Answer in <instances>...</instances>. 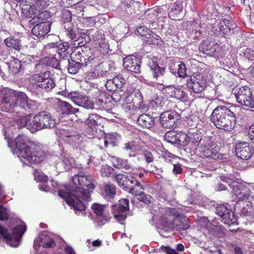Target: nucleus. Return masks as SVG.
<instances>
[{
    "label": "nucleus",
    "mask_w": 254,
    "mask_h": 254,
    "mask_svg": "<svg viewBox=\"0 0 254 254\" xmlns=\"http://www.w3.org/2000/svg\"><path fill=\"white\" fill-rule=\"evenodd\" d=\"M173 173L174 174H180L182 173V167L180 164H175L173 165Z\"/></svg>",
    "instance_id": "obj_64"
},
{
    "label": "nucleus",
    "mask_w": 254,
    "mask_h": 254,
    "mask_svg": "<svg viewBox=\"0 0 254 254\" xmlns=\"http://www.w3.org/2000/svg\"><path fill=\"white\" fill-rule=\"evenodd\" d=\"M27 112L21 113V115L17 116V119H15L16 121V124L17 126L20 127H26L27 128V126L29 125H32V120H31V114H28L27 116H24V114H26ZM20 114V113H18Z\"/></svg>",
    "instance_id": "obj_37"
},
{
    "label": "nucleus",
    "mask_w": 254,
    "mask_h": 254,
    "mask_svg": "<svg viewBox=\"0 0 254 254\" xmlns=\"http://www.w3.org/2000/svg\"><path fill=\"white\" fill-rule=\"evenodd\" d=\"M4 43L6 46L19 51L21 48V45L19 40L15 38L14 37H8L5 39Z\"/></svg>",
    "instance_id": "obj_42"
},
{
    "label": "nucleus",
    "mask_w": 254,
    "mask_h": 254,
    "mask_svg": "<svg viewBox=\"0 0 254 254\" xmlns=\"http://www.w3.org/2000/svg\"><path fill=\"white\" fill-rule=\"evenodd\" d=\"M234 96L240 105L249 108H254V101L251 96V91L249 87L242 86L234 90Z\"/></svg>",
    "instance_id": "obj_15"
},
{
    "label": "nucleus",
    "mask_w": 254,
    "mask_h": 254,
    "mask_svg": "<svg viewBox=\"0 0 254 254\" xmlns=\"http://www.w3.org/2000/svg\"><path fill=\"white\" fill-rule=\"evenodd\" d=\"M105 74H106V71L102 69L100 65H97L87 73V76L89 79H94L103 76Z\"/></svg>",
    "instance_id": "obj_40"
},
{
    "label": "nucleus",
    "mask_w": 254,
    "mask_h": 254,
    "mask_svg": "<svg viewBox=\"0 0 254 254\" xmlns=\"http://www.w3.org/2000/svg\"><path fill=\"white\" fill-rule=\"evenodd\" d=\"M235 152L238 158L247 160L252 156V146L247 142L238 143L235 147Z\"/></svg>",
    "instance_id": "obj_26"
},
{
    "label": "nucleus",
    "mask_w": 254,
    "mask_h": 254,
    "mask_svg": "<svg viewBox=\"0 0 254 254\" xmlns=\"http://www.w3.org/2000/svg\"><path fill=\"white\" fill-rule=\"evenodd\" d=\"M115 208L116 209L113 210L114 218L119 223L123 224V222L126 219L127 212H128V200L126 198L119 200V203L115 205Z\"/></svg>",
    "instance_id": "obj_23"
},
{
    "label": "nucleus",
    "mask_w": 254,
    "mask_h": 254,
    "mask_svg": "<svg viewBox=\"0 0 254 254\" xmlns=\"http://www.w3.org/2000/svg\"><path fill=\"white\" fill-rule=\"evenodd\" d=\"M2 200H0V202H2ZM9 216L8 209L3 207L2 205L0 204V221H4L7 220Z\"/></svg>",
    "instance_id": "obj_54"
},
{
    "label": "nucleus",
    "mask_w": 254,
    "mask_h": 254,
    "mask_svg": "<svg viewBox=\"0 0 254 254\" xmlns=\"http://www.w3.org/2000/svg\"><path fill=\"white\" fill-rule=\"evenodd\" d=\"M115 180L120 187L129 193L135 196H142L144 194L142 191L144 189L143 187L134 178L129 179L126 175L119 174L115 177Z\"/></svg>",
    "instance_id": "obj_9"
},
{
    "label": "nucleus",
    "mask_w": 254,
    "mask_h": 254,
    "mask_svg": "<svg viewBox=\"0 0 254 254\" xmlns=\"http://www.w3.org/2000/svg\"><path fill=\"white\" fill-rule=\"evenodd\" d=\"M100 45V52L102 54H106L109 52V45L105 41H100L99 43Z\"/></svg>",
    "instance_id": "obj_62"
},
{
    "label": "nucleus",
    "mask_w": 254,
    "mask_h": 254,
    "mask_svg": "<svg viewBox=\"0 0 254 254\" xmlns=\"http://www.w3.org/2000/svg\"><path fill=\"white\" fill-rule=\"evenodd\" d=\"M18 157L24 164L39 163L45 158V154L40 147L29 143L26 136L19 135L15 140Z\"/></svg>",
    "instance_id": "obj_4"
},
{
    "label": "nucleus",
    "mask_w": 254,
    "mask_h": 254,
    "mask_svg": "<svg viewBox=\"0 0 254 254\" xmlns=\"http://www.w3.org/2000/svg\"><path fill=\"white\" fill-rule=\"evenodd\" d=\"M123 66L129 72L139 73L140 72V61L133 55H129L124 59Z\"/></svg>",
    "instance_id": "obj_25"
},
{
    "label": "nucleus",
    "mask_w": 254,
    "mask_h": 254,
    "mask_svg": "<svg viewBox=\"0 0 254 254\" xmlns=\"http://www.w3.org/2000/svg\"><path fill=\"white\" fill-rule=\"evenodd\" d=\"M199 50L207 56L218 58L220 56V47L217 43L206 39L201 41L199 45Z\"/></svg>",
    "instance_id": "obj_18"
},
{
    "label": "nucleus",
    "mask_w": 254,
    "mask_h": 254,
    "mask_svg": "<svg viewBox=\"0 0 254 254\" xmlns=\"http://www.w3.org/2000/svg\"><path fill=\"white\" fill-rule=\"evenodd\" d=\"M215 211L221 218V222L227 225H232L236 223V217L233 212L224 205H219L215 208Z\"/></svg>",
    "instance_id": "obj_24"
},
{
    "label": "nucleus",
    "mask_w": 254,
    "mask_h": 254,
    "mask_svg": "<svg viewBox=\"0 0 254 254\" xmlns=\"http://www.w3.org/2000/svg\"><path fill=\"white\" fill-rule=\"evenodd\" d=\"M37 107V102L29 99L23 92L6 89L0 91V110L9 113L29 114Z\"/></svg>",
    "instance_id": "obj_2"
},
{
    "label": "nucleus",
    "mask_w": 254,
    "mask_h": 254,
    "mask_svg": "<svg viewBox=\"0 0 254 254\" xmlns=\"http://www.w3.org/2000/svg\"><path fill=\"white\" fill-rule=\"evenodd\" d=\"M196 151L200 153L201 156L204 157L216 159L219 158L220 154L218 153L219 148L214 142H210L207 139L202 141L201 145H196Z\"/></svg>",
    "instance_id": "obj_13"
},
{
    "label": "nucleus",
    "mask_w": 254,
    "mask_h": 254,
    "mask_svg": "<svg viewBox=\"0 0 254 254\" xmlns=\"http://www.w3.org/2000/svg\"><path fill=\"white\" fill-rule=\"evenodd\" d=\"M154 221L161 224L165 231L169 229L176 230H187L190 227L186 218L179 216V211L176 208L161 207L154 206L151 210Z\"/></svg>",
    "instance_id": "obj_3"
},
{
    "label": "nucleus",
    "mask_w": 254,
    "mask_h": 254,
    "mask_svg": "<svg viewBox=\"0 0 254 254\" xmlns=\"http://www.w3.org/2000/svg\"><path fill=\"white\" fill-rule=\"evenodd\" d=\"M204 67H199L196 71L193 73L186 82V87L190 92L195 94H200L207 85L209 81L208 71Z\"/></svg>",
    "instance_id": "obj_6"
},
{
    "label": "nucleus",
    "mask_w": 254,
    "mask_h": 254,
    "mask_svg": "<svg viewBox=\"0 0 254 254\" xmlns=\"http://www.w3.org/2000/svg\"><path fill=\"white\" fill-rule=\"evenodd\" d=\"M50 22H41L34 25L32 29V34L37 38H41L47 35L50 32Z\"/></svg>",
    "instance_id": "obj_31"
},
{
    "label": "nucleus",
    "mask_w": 254,
    "mask_h": 254,
    "mask_svg": "<svg viewBox=\"0 0 254 254\" xmlns=\"http://www.w3.org/2000/svg\"><path fill=\"white\" fill-rule=\"evenodd\" d=\"M177 73H178V75L180 77L184 78L186 76V66H185V64L181 62L178 65V71H177Z\"/></svg>",
    "instance_id": "obj_56"
},
{
    "label": "nucleus",
    "mask_w": 254,
    "mask_h": 254,
    "mask_svg": "<svg viewBox=\"0 0 254 254\" xmlns=\"http://www.w3.org/2000/svg\"><path fill=\"white\" fill-rule=\"evenodd\" d=\"M30 81L34 87L47 92H50L56 86L52 74L49 71L32 75Z\"/></svg>",
    "instance_id": "obj_11"
},
{
    "label": "nucleus",
    "mask_w": 254,
    "mask_h": 254,
    "mask_svg": "<svg viewBox=\"0 0 254 254\" xmlns=\"http://www.w3.org/2000/svg\"><path fill=\"white\" fill-rule=\"evenodd\" d=\"M33 125H27V129L34 133L37 131L46 129L53 128L56 126V120L46 112H42L35 115L33 119Z\"/></svg>",
    "instance_id": "obj_8"
},
{
    "label": "nucleus",
    "mask_w": 254,
    "mask_h": 254,
    "mask_svg": "<svg viewBox=\"0 0 254 254\" xmlns=\"http://www.w3.org/2000/svg\"><path fill=\"white\" fill-rule=\"evenodd\" d=\"M149 67H150L151 71L153 73V76L154 78L158 79L164 75V68L161 67L158 65L157 59L154 58L150 62H149Z\"/></svg>",
    "instance_id": "obj_36"
},
{
    "label": "nucleus",
    "mask_w": 254,
    "mask_h": 254,
    "mask_svg": "<svg viewBox=\"0 0 254 254\" xmlns=\"http://www.w3.org/2000/svg\"><path fill=\"white\" fill-rule=\"evenodd\" d=\"M191 27H192V31L195 32V36H196V37L200 36L201 31L199 29V28H200L199 20L193 21L192 22H191Z\"/></svg>",
    "instance_id": "obj_58"
},
{
    "label": "nucleus",
    "mask_w": 254,
    "mask_h": 254,
    "mask_svg": "<svg viewBox=\"0 0 254 254\" xmlns=\"http://www.w3.org/2000/svg\"><path fill=\"white\" fill-rule=\"evenodd\" d=\"M91 208H92V209L94 211V213L100 218V221H99L100 223H99V224L103 225L110 221L111 217L106 211H105L106 205L98 203H94V204L92 205Z\"/></svg>",
    "instance_id": "obj_29"
},
{
    "label": "nucleus",
    "mask_w": 254,
    "mask_h": 254,
    "mask_svg": "<svg viewBox=\"0 0 254 254\" xmlns=\"http://www.w3.org/2000/svg\"><path fill=\"white\" fill-rule=\"evenodd\" d=\"M199 224L207 229L209 233L218 237H223L225 235L224 228L215 220L210 222L207 218L203 217L199 220Z\"/></svg>",
    "instance_id": "obj_22"
},
{
    "label": "nucleus",
    "mask_w": 254,
    "mask_h": 254,
    "mask_svg": "<svg viewBox=\"0 0 254 254\" xmlns=\"http://www.w3.org/2000/svg\"><path fill=\"white\" fill-rule=\"evenodd\" d=\"M94 55L89 49L84 48L71 53V61L68 62H75L81 64H88L94 59Z\"/></svg>",
    "instance_id": "obj_20"
},
{
    "label": "nucleus",
    "mask_w": 254,
    "mask_h": 254,
    "mask_svg": "<svg viewBox=\"0 0 254 254\" xmlns=\"http://www.w3.org/2000/svg\"><path fill=\"white\" fill-rule=\"evenodd\" d=\"M124 149L129 153V156H135L138 147H137L134 141H131L125 144Z\"/></svg>",
    "instance_id": "obj_46"
},
{
    "label": "nucleus",
    "mask_w": 254,
    "mask_h": 254,
    "mask_svg": "<svg viewBox=\"0 0 254 254\" xmlns=\"http://www.w3.org/2000/svg\"><path fill=\"white\" fill-rule=\"evenodd\" d=\"M183 10V6L180 2H176L171 4L169 7V12H168V16L170 18L175 19L177 15L180 13Z\"/></svg>",
    "instance_id": "obj_38"
},
{
    "label": "nucleus",
    "mask_w": 254,
    "mask_h": 254,
    "mask_svg": "<svg viewBox=\"0 0 254 254\" xmlns=\"http://www.w3.org/2000/svg\"><path fill=\"white\" fill-rule=\"evenodd\" d=\"M34 180L38 182L50 181L47 180V177L44 174L38 172L34 173Z\"/></svg>",
    "instance_id": "obj_61"
},
{
    "label": "nucleus",
    "mask_w": 254,
    "mask_h": 254,
    "mask_svg": "<svg viewBox=\"0 0 254 254\" xmlns=\"http://www.w3.org/2000/svg\"><path fill=\"white\" fill-rule=\"evenodd\" d=\"M55 167L59 172L68 171L72 168H82L81 164H76L73 158L70 157L65 152L61 154L60 160L55 163Z\"/></svg>",
    "instance_id": "obj_16"
},
{
    "label": "nucleus",
    "mask_w": 254,
    "mask_h": 254,
    "mask_svg": "<svg viewBox=\"0 0 254 254\" xmlns=\"http://www.w3.org/2000/svg\"><path fill=\"white\" fill-rule=\"evenodd\" d=\"M210 121L218 129L230 131L236 125V116L227 107L218 106L212 112Z\"/></svg>",
    "instance_id": "obj_5"
},
{
    "label": "nucleus",
    "mask_w": 254,
    "mask_h": 254,
    "mask_svg": "<svg viewBox=\"0 0 254 254\" xmlns=\"http://www.w3.org/2000/svg\"><path fill=\"white\" fill-rule=\"evenodd\" d=\"M137 125L143 128L150 129L154 125V119L148 114H141L138 117Z\"/></svg>",
    "instance_id": "obj_33"
},
{
    "label": "nucleus",
    "mask_w": 254,
    "mask_h": 254,
    "mask_svg": "<svg viewBox=\"0 0 254 254\" xmlns=\"http://www.w3.org/2000/svg\"><path fill=\"white\" fill-rule=\"evenodd\" d=\"M112 163H113V167L117 169H124L126 171L135 170L132 169L131 165L127 162L126 159H120L116 157H112Z\"/></svg>",
    "instance_id": "obj_34"
},
{
    "label": "nucleus",
    "mask_w": 254,
    "mask_h": 254,
    "mask_svg": "<svg viewBox=\"0 0 254 254\" xmlns=\"http://www.w3.org/2000/svg\"><path fill=\"white\" fill-rule=\"evenodd\" d=\"M240 56H243L245 59L253 61L254 60V48H246Z\"/></svg>",
    "instance_id": "obj_52"
},
{
    "label": "nucleus",
    "mask_w": 254,
    "mask_h": 254,
    "mask_svg": "<svg viewBox=\"0 0 254 254\" xmlns=\"http://www.w3.org/2000/svg\"><path fill=\"white\" fill-rule=\"evenodd\" d=\"M137 32L139 35L143 37V41L148 44L158 45L161 39L157 35L150 33V30L143 26L138 27Z\"/></svg>",
    "instance_id": "obj_28"
},
{
    "label": "nucleus",
    "mask_w": 254,
    "mask_h": 254,
    "mask_svg": "<svg viewBox=\"0 0 254 254\" xmlns=\"http://www.w3.org/2000/svg\"><path fill=\"white\" fill-rule=\"evenodd\" d=\"M8 70L12 75H15L21 70V63L17 59H13L8 63Z\"/></svg>",
    "instance_id": "obj_39"
},
{
    "label": "nucleus",
    "mask_w": 254,
    "mask_h": 254,
    "mask_svg": "<svg viewBox=\"0 0 254 254\" xmlns=\"http://www.w3.org/2000/svg\"><path fill=\"white\" fill-rule=\"evenodd\" d=\"M179 120V115L174 110L168 111L161 113L160 120L162 127L174 128L177 127V121Z\"/></svg>",
    "instance_id": "obj_19"
},
{
    "label": "nucleus",
    "mask_w": 254,
    "mask_h": 254,
    "mask_svg": "<svg viewBox=\"0 0 254 254\" xmlns=\"http://www.w3.org/2000/svg\"><path fill=\"white\" fill-rule=\"evenodd\" d=\"M139 102L137 103L138 109L141 110V112H145L148 110V106L142 101V96L139 92H137Z\"/></svg>",
    "instance_id": "obj_57"
},
{
    "label": "nucleus",
    "mask_w": 254,
    "mask_h": 254,
    "mask_svg": "<svg viewBox=\"0 0 254 254\" xmlns=\"http://www.w3.org/2000/svg\"><path fill=\"white\" fill-rule=\"evenodd\" d=\"M50 52H56L52 57H46L43 59V64L47 66H51L55 68H58L59 62L58 59L64 60L66 58L68 49V44L67 43L56 44L52 43L48 45Z\"/></svg>",
    "instance_id": "obj_7"
},
{
    "label": "nucleus",
    "mask_w": 254,
    "mask_h": 254,
    "mask_svg": "<svg viewBox=\"0 0 254 254\" xmlns=\"http://www.w3.org/2000/svg\"><path fill=\"white\" fill-rule=\"evenodd\" d=\"M161 11L162 8L157 7L148 9V10L146 12V13H147L148 15H151L152 18L157 17H158V14L161 12Z\"/></svg>",
    "instance_id": "obj_60"
},
{
    "label": "nucleus",
    "mask_w": 254,
    "mask_h": 254,
    "mask_svg": "<svg viewBox=\"0 0 254 254\" xmlns=\"http://www.w3.org/2000/svg\"><path fill=\"white\" fill-rule=\"evenodd\" d=\"M86 125L87 127L94 128V127L100 125V116L97 114H89L86 120Z\"/></svg>",
    "instance_id": "obj_43"
},
{
    "label": "nucleus",
    "mask_w": 254,
    "mask_h": 254,
    "mask_svg": "<svg viewBox=\"0 0 254 254\" xmlns=\"http://www.w3.org/2000/svg\"><path fill=\"white\" fill-rule=\"evenodd\" d=\"M49 102L57 106V110L62 115L73 114L78 112V109L72 107L67 102L60 100L58 98L49 99Z\"/></svg>",
    "instance_id": "obj_27"
},
{
    "label": "nucleus",
    "mask_w": 254,
    "mask_h": 254,
    "mask_svg": "<svg viewBox=\"0 0 254 254\" xmlns=\"http://www.w3.org/2000/svg\"><path fill=\"white\" fill-rule=\"evenodd\" d=\"M119 138V136L116 133H111L106 136L105 140H104V144L105 146H107L108 144L112 145L113 146L116 145L117 140Z\"/></svg>",
    "instance_id": "obj_51"
},
{
    "label": "nucleus",
    "mask_w": 254,
    "mask_h": 254,
    "mask_svg": "<svg viewBox=\"0 0 254 254\" xmlns=\"http://www.w3.org/2000/svg\"><path fill=\"white\" fill-rule=\"evenodd\" d=\"M180 133H182V132H177L175 130H170L165 133L164 135V138L167 141V142L171 144L177 143V138L179 135Z\"/></svg>",
    "instance_id": "obj_44"
},
{
    "label": "nucleus",
    "mask_w": 254,
    "mask_h": 254,
    "mask_svg": "<svg viewBox=\"0 0 254 254\" xmlns=\"http://www.w3.org/2000/svg\"><path fill=\"white\" fill-rule=\"evenodd\" d=\"M88 64H81L80 63H75L73 62H68V73L75 74L77 73L79 68L82 66H85Z\"/></svg>",
    "instance_id": "obj_47"
},
{
    "label": "nucleus",
    "mask_w": 254,
    "mask_h": 254,
    "mask_svg": "<svg viewBox=\"0 0 254 254\" xmlns=\"http://www.w3.org/2000/svg\"><path fill=\"white\" fill-rule=\"evenodd\" d=\"M116 194V188L113 185L107 184L104 187V195L107 199L113 198Z\"/></svg>",
    "instance_id": "obj_49"
},
{
    "label": "nucleus",
    "mask_w": 254,
    "mask_h": 254,
    "mask_svg": "<svg viewBox=\"0 0 254 254\" xmlns=\"http://www.w3.org/2000/svg\"><path fill=\"white\" fill-rule=\"evenodd\" d=\"M143 156H144L145 161L147 163H149L153 161V156L151 153L148 151H145L143 152Z\"/></svg>",
    "instance_id": "obj_63"
},
{
    "label": "nucleus",
    "mask_w": 254,
    "mask_h": 254,
    "mask_svg": "<svg viewBox=\"0 0 254 254\" xmlns=\"http://www.w3.org/2000/svg\"><path fill=\"white\" fill-rule=\"evenodd\" d=\"M39 189L44 191H52V188L50 186L49 181L47 182H39Z\"/></svg>",
    "instance_id": "obj_59"
},
{
    "label": "nucleus",
    "mask_w": 254,
    "mask_h": 254,
    "mask_svg": "<svg viewBox=\"0 0 254 254\" xmlns=\"http://www.w3.org/2000/svg\"><path fill=\"white\" fill-rule=\"evenodd\" d=\"M55 246V235L46 231L40 233L34 242V249L36 252L40 247L43 248H52Z\"/></svg>",
    "instance_id": "obj_17"
},
{
    "label": "nucleus",
    "mask_w": 254,
    "mask_h": 254,
    "mask_svg": "<svg viewBox=\"0 0 254 254\" xmlns=\"http://www.w3.org/2000/svg\"><path fill=\"white\" fill-rule=\"evenodd\" d=\"M68 38H69L68 37ZM69 38L68 39H69ZM71 40H75V44L74 45H76L77 47H82L84 46L85 44H86L87 43H88L90 41V38H89V36H87V35L82 33L81 34V36H79L78 38L76 39L75 38L74 39H69Z\"/></svg>",
    "instance_id": "obj_48"
},
{
    "label": "nucleus",
    "mask_w": 254,
    "mask_h": 254,
    "mask_svg": "<svg viewBox=\"0 0 254 254\" xmlns=\"http://www.w3.org/2000/svg\"><path fill=\"white\" fill-rule=\"evenodd\" d=\"M26 230L24 222H21L20 225L13 229L12 233H9L7 229L0 226V237H2L8 246L15 248L19 245L20 238Z\"/></svg>",
    "instance_id": "obj_10"
},
{
    "label": "nucleus",
    "mask_w": 254,
    "mask_h": 254,
    "mask_svg": "<svg viewBox=\"0 0 254 254\" xmlns=\"http://www.w3.org/2000/svg\"><path fill=\"white\" fill-rule=\"evenodd\" d=\"M74 186L69 188L65 185H59L56 182L50 181V186L53 191H58L59 196L64 199L69 207L75 211L81 212L85 210V202L91 200L90 194L94 189L93 178L90 175L76 174L72 178Z\"/></svg>",
    "instance_id": "obj_1"
},
{
    "label": "nucleus",
    "mask_w": 254,
    "mask_h": 254,
    "mask_svg": "<svg viewBox=\"0 0 254 254\" xmlns=\"http://www.w3.org/2000/svg\"><path fill=\"white\" fill-rule=\"evenodd\" d=\"M189 137L190 140V143L195 146L200 145L202 142L204 141L205 139L209 140L210 142H212V139L210 137L206 136L203 137V134L198 130L190 133Z\"/></svg>",
    "instance_id": "obj_35"
},
{
    "label": "nucleus",
    "mask_w": 254,
    "mask_h": 254,
    "mask_svg": "<svg viewBox=\"0 0 254 254\" xmlns=\"http://www.w3.org/2000/svg\"><path fill=\"white\" fill-rule=\"evenodd\" d=\"M68 99H71L75 105L87 110L94 109V104L87 97L79 92H71L68 94Z\"/></svg>",
    "instance_id": "obj_21"
},
{
    "label": "nucleus",
    "mask_w": 254,
    "mask_h": 254,
    "mask_svg": "<svg viewBox=\"0 0 254 254\" xmlns=\"http://www.w3.org/2000/svg\"><path fill=\"white\" fill-rule=\"evenodd\" d=\"M134 96V93H132L129 96L126 97L125 103H123V109L126 112H129L133 110L134 105H133V101H132V97Z\"/></svg>",
    "instance_id": "obj_45"
},
{
    "label": "nucleus",
    "mask_w": 254,
    "mask_h": 254,
    "mask_svg": "<svg viewBox=\"0 0 254 254\" xmlns=\"http://www.w3.org/2000/svg\"><path fill=\"white\" fill-rule=\"evenodd\" d=\"M167 96L181 101H185L187 99V94L178 86H169L165 88Z\"/></svg>",
    "instance_id": "obj_30"
},
{
    "label": "nucleus",
    "mask_w": 254,
    "mask_h": 254,
    "mask_svg": "<svg viewBox=\"0 0 254 254\" xmlns=\"http://www.w3.org/2000/svg\"><path fill=\"white\" fill-rule=\"evenodd\" d=\"M113 168L108 165H103L100 169V175L103 177H109L113 171Z\"/></svg>",
    "instance_id": "obj_55"
},
{
    "label": "nucleus",
    "mask_w": 254,
    "mask_h": 254,
    "mask_svg": "<svg viewBox=\"0 0 254 254\" xmlns=\"http://www.w3.org/2000/svg\"><path fill=\"white\" fill-rule=\"evenodd\" d=\"M108 85L115 84L116 86L121 89L123 87V85L125 83V79L121 75H118L116 77H113L112 79H108Z\"/></svg>",
    "instance_id": "obj_50"
},
{
    "label": "nucleus",
    "mask_w": 254,
    "mask_h": 254,
    "mask_svg": "<svg viewBox=\"0 0 254 254\" xmlns=\"http://www.w3.org/2000/svg\"><path fill=\"white\" fill-rule=\"evenodd\" d=\"M108 98L106 94L101 91L98 90L95 95V105L98 106V108H105Z\"/></svg>",
    "instance_id": "obj_41"
},
{
    "label": "nucleus",
    "mask_w": 254,
    "mask_h": 254,
    "mask_svg": "<svg viewBox=\"0 0 254 254\" xmlns=\"http://www.w3.org/2000/svg\"><path fill=\"white\" fill-rule=\"evenodd\" d=\"M62 20L64 22V29H65V34L67 37L71 39L75 38V33L72 30V25L70 21H71V12L68 10L65 9L62 12Z\"/></svg>",
    "instance_id": "obj_32"
},
{
    "label": "nucleus",
    "mask_w": 254,
    "mask_h": 254,
    "mask_svg": "<svg viewBox=\"0 0 254 254\" xmlns=\"http://www.w3.org/2000/svg\"><path fill=\"white\" fill-rule=\"evenodd\" d=\"M190 142V137L184 132L180 133L179 137L177 138V143H179L183 146L187 145Z\"/></svg>",
    "instance_id": "obj_53"
},
{
    "label": "nucleus",
    "mask_w": 254,
    "mask_h": 254,
    "mask_svg": "<svg viewBox=\"0 0 254 254\" xmlns=\"http://www.w3.org/2000/svg\"><path fill=\"white\" fill-rule=\"evenodd\" d=\"M211 25L210 31L216 36L226 37L233 33V30L237 28V25L232 20L220 19L212 20L209 23Z\"/></svg>",
    "instance_id": "obj_12"
},
{
    "label": "nucleus",
    "mask_w": 254,
    "mask_h": 254,
    "mask_svg": "<svg viewBox=\"0 0 254 254\" xmlns=\"http://www.w3.org/2000/svg\"><path fill=\"white\" fill-rule=\"evenodd\" d=\"M59 137L63 141L71 145L74 148H81L83 147V139L81 136L75 131H70L64 129H59Z\"/></svg>",
    "instance_id": "obj_14"
}]
</instances>
